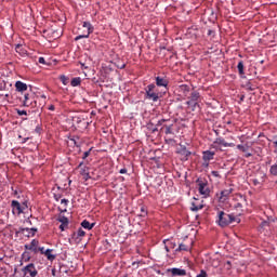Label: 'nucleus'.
Returning <instances> with one entry per match:
<instances>
[{
	"label": "nucleus",
	"mask_w": 277,
	"mask_h": 277,
	"mask_svg": "<svg viewBox=\"0 0 277 277\" xmlns=\"http://www.w3.org/2000/svg\"><path fill=\"white\" fill-rule=\"evenodd\" d=\"M82 27H84L85 29H88V36H90V34L94 32V26H92V24L90 22H83Z\"/></svg>",
	"instance_id": "20"
},
{
	"label": "nucleus",
	"mask_w": 277,
	"mask_h": 277,
	"mask_svg": "<svg viewBox=\"0 0 277 277\" xmlns=\"http://www.w3.org/2000/svg\"><path fill=\"white\" fill-rule=\"evenodd\" d=\"M237 149L241 150V153H248V150L250 149V145L246 144V145H237Z\"/></svg>",
	"instance_id": "28"
},
{
	"label": "nucleus",
	"mask_w": 277,
	"mask_h": 277,
	"mask_svg": "<svg viewBox=\"0 0 277 277\" xmlns=\"http://www.w3.org/2000/svg\"><path fill=\"white\" fill-rule=\"evenodd\" d=\"M61 205H65V207H68V199H62Z\"/></svg>",
	"instance_id": "48"
},
{
	"label": "nucleus",
	"mask_w": 277,
	"mask_h": 277,
	"mask_svg": "<svg viewBox=\"0 0 277 277\" xmlns=\"http://www.w3.org/2000/svg\"><path fill=\"white\" fill-rule=\"evenodd\" d=\"M16 235H23V237H31V232L29 227H19Z\"/></svg>",
	"instance_id": "14"
},
{
	"label": "nucleus",
	"mask_w": 277,
	"mask_h": 277,
	"mask_svg": "<svg viewBox=\"0 0 277 277\" xmlns=\"http://www.w3.org/2000/svg\"><path fill=\"white\" fill-rule=\"evenodd\" d=\"M180 91L183 92V94H189L190 88L187 84H181Z\"/></svg>",
	"instance_id": "27"
},
{
	"label": "nucleus",
	"mask_w": 277,
	"mask_h": 277,
	"mask_svg": "<svg viewBox=\"0 0 277 277\" xmlns=\"http://www.w3.org/2000/svg\"><path fill=\"white\" fill-rule=\"evenodd\" d=\"M39 64H45L44 57H39Z\"/></svg>",
	"instance_id": "55"
},
{
	"label": "nucleus",
	"mask_w": 277,
	"mask_h": 277,
	"mask_svg": "<svg viewBox=\"0 0 277 277\" xmlns=\"http://www.w3.org/2000/svg\"><path fill=\"white\" fill-rule=\"evenodd\" d=\"M17 115H18V116H27V110H21V109H18V110H17Z\"/></svg>",
	"instance_id": "45"
},
{
	"label": "nucleus",
	"mask_w": 277,
	"mask_h": 277,
	"mask_svg": "<svg viewBox=\"0 0 277 277\" xmlns=\"http://www.w3.org/2000/svg\"><path fill=\"white\" fill-rule=\"evenodd\" d=\"M11 207L13 209V213H17V215H21V213H23V208L21 206V202L13 200L11 202Z\"/></svg>",
	"instance_id": "12"
},
{
	"label": "nucleus",
	"mask_w": 277,
	"mask_h": 277,
	"mask_svg": "<svg viewBox=\"0 0 277 277\" xmlns=\"http://www.w3.org/2000/svg\"><path fill=\"white\" fill-rule=\"evenodd\" d=\"M166 252H170V248L168 246H164Z\"/></svg>",
	"instance_id": "61"
},
{
	"label": "nucleus",
	"mask_w": 277,
	"mask_h": 277,
	"mask_svg": "<svg viewBox=\"0 0 277 277\" xmlns=\"http://www.w3.org/2000/svg\"><path fill=\"white\" fill-rule=\"evenodd\" d=\"M172 127H173V124L171 123V124H167V126H164V128H166V131H164V133H166V135H172Z\"/></svg>",
	"instance_id": "33"
},
{
	"label": "nucleus",
	"mask_w": 277,
	"mask_h": 277,
	"mask_svg": "<svg viewBox=\"0 0 277 277\" xmlns=\"http://www.w3.org/2000/svg\"><path fill=\"white\" fill-rule=\"evenodd\" d=\"M170 120L168 119H160L158 120V122L156 123L157 129H159V127H161L160 131H163V127H166V122H169Z\"/></svg>",
	"instance_id": "24"
},
{
	"label": "nucleus",
	"mask_w": 277,
	"mask_h": 277,
	"mask_svg": "<svg viewBox=\"0 0 277 277\" xmlns=\"http://www.w3.org/2000/svg\"><path fill=\"white\" fill-rule=\"evenodd\" d=\"M177 155H180L181 161H189V157H192L193 154L189 149H187V146L180 144Z\"/></svg>",
	"instance_id": "6"
},
{
	"label": "nucleus",
	"mask_w": 277,
	"mask_h": 277,
	"mask_svg": "<svg viewBox=\"0 0 277 277\" xmlns=\"http://www.w3.org/2000/svg\"><path fill=\"white\" fill-rule=\"evenodd\" d=\"M198 101H200V92L193 91L190 93V96H188L186 105H189L190 107H196V105H198Z\"/></svg>",
	"instance_id": "7"
},
{
	"label": "nucleus",
	"mask_w": 277,
	"mask_h": 277,
	"mask_svg": "<svg viewBox=\"0 0 277 277\" xmlns=\"http://www.w3.org/2000/svg\"><path fill=\"white\" fill-rule=\"evenodd\" d=\"M245 98H246V95H241V96H240V102H243Z\"/></svg>",
	"instance_id": "59"
},
{
	"label": "nucleus",
	"mask_w": 277,
	"mask_h": 277,
	"mask_svg": "<svg viewBox=\"0 0 277 277\" xmlns=\"http://www.w3.org/2000/svg\"><path fill=\"white\" fill-rule=\"evenodd\" d=\"M67 226H68V225L62 223V224L60 225V230H62V232L66 230V227H67Z\"/></svg>",
	"instance_id": "47"
},
{
	"label": "nucleus",
	"mask_w": 277,
	"mask_h": 277,
	"mask_svg": "<svg viewBox=\"0 0 277 277\" xmlns=\"http://www.w3.org/2000/svg\"><path fill=\"white\" fill-rule=\"evenodd\" d=\"M213 35V30L209 29L208 30V36H212Z\"/></svg>",
	"instance_id": "57"
},
{
	"label": "nucleus",
	"mask_w": 277,
	"mask_h": 277,
	"mask_svg": "<svg viewBox=\"0 0 277 277\" xmlns=\"http://www.w3.org/2000/svg\"><path fill=\"white\" fill-rule=\"evenodd\" d=\"M15 51H16V53H18L22 57H25V55H27V50H25V48H23V44H16V45H15Z\"/></svg>",
	"instance_id": "19"
},
{
	"label": "nucleus",
	"mask_w": 277,
	"mask_h": 277,
	"mask_svg": "<svg viewBox=\"0 0 277 277\" xmlns=\"http://www.w3.org/2000/svg\"><path fill=\"white\" fill-rule=\"evenodd\" d=\"M237 68H238L239 75H246V72L243 71V61L238 62Z\"/></svg>",
	"instance_id": "31"
},
{
	"label": "nucleus",
	"mask_w": 277,
	"mask_h": 277,
	"mask_svg": "<svg viewBox=\"0 0 277 277\" xmlns=\"http://www.w3.org/2000/svg\"><path fill=\"white\" fill-rule=\"evenodd\" d=\"M48 109H49L50 111H55V105H50V106L48 107Z\"/></svg>",
	"instance_id": "52"
},
{
	"label": "nucleus",
	"mask_w": 277,
	"mask_h": 277,
	"mask_svg": "<svg viewBox=\"0 0 277 277\" xmlns=\"http://www.w3.org/2000/svg\"><path fill=\"white\" fill-rule=\"evenodd\" d=\"M16 92H27V83L18 80L15 82Z\"/></svg>",
	"instance_id": "13"
},
{
	"label": "nucleus",
	"mask_w": 277,
	"mask_h": 277,
	"mask_svg": "<svg viewBox=\"0 0 277 277\" xmlns=\"http://www.w3.org/2000/svg\"><path fill=\"white\" fill-rule=\"evenodd\" d=\"M147 129L148 131H151V133L159 132V128H157V124L155 126L153 122L147 123Z\"/></svg>",
	"instance_id": "23"
},
{
	"label": "nucleus",
	"mask_w": 277,
	"mask_h": 277,
	"mask_svg": "<svg viewBox=\"0 0 277 277\" xmlns=\"http://www.w3.org/2000/svg\"><path fill=\"white\" fill-rule=\"evenodd\" d=\"M209 275L207 274V271L201 269L200 274H198L196 277H208Z\"/></svg>",
	"instance_id": "39"
},
{
	"label": "nucleus",
	"mask_w": 277,
	"mask_h": 277,
	"mask_svg": "<svg viewBox=\"0 0 277 277\" xmlns=\"http://www.w3.org/2000/svg\"><path fill=\"white\" fill-rule=\"evenodd\" d=\"M260 226H261V228H266V226H269V222L263 221Z\"/></svg>",
	"instance_id": "44"
},
{
	"label": "nucleus",
	"mask_w": 277,
	"mask_h": 277,
	"mask_svg": "<svg viewBox=\"0 0 277 277\" xmlns=\"http://www.w3.org/2000/svg\"><path fill=\"white\" fill-rule=\"evenodd\" d=\"M83 237H85V232L83 228H79L77 232H74L69 237V243H81L83 240Z\"/></svg>",
	"instance_id": "5"
},
{
	"label": "nucleus",
	"mask_w": 277,
	"mask_h": 277,
	"mask_svg": "<svg viewBox=\"0 0 277 277\" xmlns=\"http://www.w3.org/2000/svg\"><path fill=\"white\" fill-rule=\"evenodd\" d=\"M57 222H61V224H65V226H68V217H66L65 215H60Z\"/></svg>",
	"instance_id": "30"
},
{
	"label": "nucleus",
	"mask_w": 277,
	"mask_h": 277,
	"mask_svg": "<svg viewBox=\"0 0 277 277\" xmlns=\"http://www.w3.org/2000/svg\"><path fill=\"white\" fill-rule=\"evenodd\" d=\"M253 185H261V182H259V180H253Z\"/></svg>",
	"instance_id": "56"
},
{
	"label": "nucleus",
	"mask_w": 277,
	"mask_h": 277,
	"mask_svg": "<svg viewBox=\"0 0 277 277\" xmlns=\"http://www.w3.org/2000/svg\"><path fill=\"white\" fill-rule=\"evenodd\" d=\"M38 252H41V254H44V252H45V251H44V247H39V248H38Z\"/></svg>",
	"instance_id": "50"
},
{
	"label": "nucleus",
	"mask_w": 277,
	"mask_h": 277,
	"mask_svg": "<svg viewBox=\"0 0 277 277\" xmlns=\"http://www.w3.org/2000/svg\"><path fill=\"white\" fill-rule=\"evenodd\" d=\"M117 68H119L120 70H123V68H127V65L126 64L118 65Z\"/></svg>",
	"instance_id": "51"
},
{
	"label": "nucleus",
	"mask_w": 277,
	"mask_h": 277,
	"mask_svg": "<svg viewBox=\"0 0 277 277\" xmlns=\"http://www.w3.org/2000/svg\"><path fill=\"white\" fill-rule=\"evenodd\" d=\"M21 206H22V212L23 213H25V211H27V209H29L27 200H25Z\"/></svg>",
	"instance_id": "35"
},
{
	"label": "nucleus",
	"mask_w": 277,
	"mask_h": 277,
	"mask_svg": "<svg viewBox=\"0 0 277 277\" xmlns=\"http://www.w3.org/2000/svg\"><path fill=\"white\" fill-rule=\"evenodd\" d=\"M24 98H25L24 105H27V100L29 98V94H25Z\"/></svg>",
	"instance_id": "54"
},
{
	"label": "nucleus",
	"mask_w": 277,
	"mask_h": 277,
	"mask_svg": "<svg viewBox=\"0 0 277 277\" xmlns=\"http://www.w3.org/2000/svg\"><path fill=\"white\" fill-rule=\"evenodd\" d=\"M61 198H62V194L54 193V200H56V202H60Z\"/></svg>",
	"instance_id": "43"
},
{
	"label": "nucleus",
	"mask_w": 277,
	"mask_h": 277,
	"mask_svg": "<svg viewBox=\"0 0 277 277\" xmlns=\"http://www.w3.org/2000/svg\"><path fill=\"white\" fill-rule=\"evenodd\" d=\"M233 194V188L225 189L221 192V196L219 197L220 202H225L228 200V196Z\"/></svg>",
	"instance_id": "11"
},
{
	"label": "nucleus",
	"mask_w": 277,
	"mask_h": 277,
	"mask_svg": "<svg viewBox=\"0 0 277 277\" xmlns=\"http://www.w3.org/2000/svg\"><path fill=\"white\" fill-rule=\"evenodd\" d=\"M196 183L198 185V192L200 196H203V198H209L211 196V188H209V181L205 177H198L196 180Z\"/></svg>",
	"instance_id": "1"
},
{
	"label": "nucleus",
	"mask_w": 277,
	"mask_h": 277,
	"mask_svg": "<svg viewBox=\"0 0 277 277\" xmlns=\"http://www.w3.org/2000/svg\"><path fill=\"white\" fill-rule=\"evenodd\" d=\"M245 157H252V154H250V153H247L246 155H245Z\"/></svg>",
	"instance_id": "60"
},
{
	"label": "nucleus",
	"mask_w": 277,
	"mask_h": 277,
	"mask_svg": "<svg viewBox=\"0 0 277 277\" xmlns=\"http://www.w3.org/2000/svg\"><path fill=\"white\" fill-rule=\"evenodd\" d=\"M80 174H81V176H83V179H84L85 181H90V179H91V176H90V168H88V167H82V168L80 169Z\"/></svg>",
	"instance_id": "17"
},
{
	"label": "nucleus",
	"mask_w": 277,
	"mask_h": 277,
	"mask_svg": "<svg viewBox=\"0 0 277 277\" xmlns=\"http://www.w3.org/2000/svg\"><path fill=\"white\" fill-rule=\"evenodd\" d=\"M119 174H127V168L120 169Z\"/></svg>",
	"instance_id": "49"
},
{
	"label": "nucleus",
	"mask_w": 277,
	"mask_h": 277,
	"mask_svg": "<svg viewBox=\"0 0 277 277\" xmlns=\"http://www.w3.org/2000/svg\"><path fill=\"white\" fill-rule=\"evenodd\" d=\"M29 232L31 233V237H35L36 233H38V228L31 227V228H29Z\"/></svg>",
	"instance_id": "42"
},
{
	"label": "nucleus",
	"mask_w": 277,
	"mask_h": 277,
	"mask_svg": "<svg viewBox=\"0 0 277 277\" xmlns=\"http://www.w3.org/2000/svg\"><path fill=\"white\" fill-rule=\"evenodd\" d=\"M172 276H187V271L183 268H171Z\"/></svg>",
	"instance_id": "15"
},
{
	"label": "nucleus",
	"mask_w": 277,
	"mask_h": 277,
	"mask_svg": "<svg viewBox=\"0 0 277 277\" xmlns=\"http://www.w3.org/2000/svg\"><path fill=\"white\" fill-rule=\"evenodd\" d=\"M22 259L25 263H29L31 261V255H29V252L25 251L22 253Z\"/></svg>",
	"instance_id": "29"
},
{
	"label": "nucleus",
	"mask_w": 277,
	"mask_h": 277,
	"mask_svg": "<svg viewBox=\"0 0 277 277\" xmlns=\"http://www.w3.org/2000/svg\"><path fill=\"white\" fill-rule=\"evenodd\" d=\"M52 274L55 276V269H52Z\"/></svg>",
	"instance_id": "63"
},
{
	"label": "nucleus",
	"mask_w": 277,
	"mask_h": 277,
	"mask_svg": "<svg viewBox=\"0 0 277 277\" xmlns=\"http://www.w3.org/2000/svg\"><path fill=\"white\" fill-rule=\"evenodd\" d=\"M159 94H163L157 90V85L155 83H150L145 88V97L148 101H153V103H157L159 101Z\"/></svg>",
	"instance_id": "2"
},
{
	"label": "nucleus",
	"mask_w": 277,
	"mask_h": 277,
	"mask_svg": "<svg viewBox=\"0 0 277 277\" xmlns=\"http://www.w3.org/2000/svg\"><path fill=\"white\" fill-rule=\"evenodd\" d=\"M213 144H216L217 146H224V148H235V143H228L223 137L215 138Z\"/></svg>",
	"instance_id": "9"
},
{
	"label": "nucleus",
	"mask_w": 277,
	"mask_h": 277,
	"mask_svg": "<svg viewBox=\"0 0 277 277\" xmlns=\"http://www.w3.org/2000/svg\"><path fill=\"white\" fill-rule=\"evenodd\" d=\"M269 174H272V176H277V163L271 166Z\"/></svg>",
	"instance_id": "32"
},
{
	"label": "nucleus",
	"mask_w": 277,
	"mask_h": 277,
	"mask_svg": "<svg viewBox=\"0 0 277 277\" xmlns=\"http://www.w3.org/2000/svg\"><path fill=\"white\" fill-rule=\"evenodd\" d=\"M203 208H205L203 205H196V202H192L190 211L196 212V211H200Z\"/></svg>",
	"instance_id": "25"
},
{
	"label": "nucleus",
	"mask_w": 277,
	"mask_h": 277,
	"mask_svg": "<svg viewBox=\"0 0 277 277\" xmlns=\"http://www.w3.org/2000/svg\"><path fill=\"white\" fill-rule=\"evenodd\" d=\"M70 85L72 88H77L78 85H81V77L72 78L70 81Z\"/></svg>",
	"instance_id": "22"
},
{
	"label": "nucleus",
	"mask_w": 277,
	"mask_h": 277,
	"mask_svg": "<svg viewBox=\"0 0 277 277\" xmlns=\"http://www.w3.org/2000/svg\"><path fill=\"white\" fill-rule=\"evenodd\" d=\"M217 217L219 220L216 222L221 228H225V226H228L235 222V214H228L224 211H219Z\"/></svg>",
	"instance_id": "3"
},
{
	"label": "nucleus",
	"mask_w": 277,
	"mask_h": 277,
	"mask_svg": "<svg viewBox=\"0 0 277 277\" xmlns=\"http://www.w3.org/2000/svg\"><path fill=\"white\" fill-rule=\"evenodd\" d=\"M187 250H189V247L187 245L180 243L179 248L175 249V252H187Z\"/></svg>",
	"instance_id": "26"
},
{
	"label": "nucleus",
	"mask_w": 277,
	"mask_h": 277,
	"mask_svg": "<svg viewBox=\"0 0 277 277\" xmlns=\"http://www.w3.org/2000/svg\"><path fill=\"white\" fill-rule=\"evenodd\" d=\"M40 242L37 239H32L29 245H25V250H31L35 254H38V245Z\"/></svg>",
	"instance_id": "10"
},
{
	"label": "nucleus",
	"mask_w": 277,
	"mask_h": 277,
	"mask_svg": "<svg viewBox=\"0 0 277 277\" xmlns=\"http://www.w3.org/2000/svg\"><path fill=\"white\" fill-rule=\"evenodd\" d=\"M273 140H274V146H275L274 153L275 155H277V135L273 136Z\"/></svg>",
	"instance_id": "41"
},
{
	"label": "nucleus",
	"mask_w": 277,
	"mask_h": 277,
	"mask_svg": "<svg viewBox=\"0 0 277 277\" xmlns=\"http://www.w3.org/2000/svg\"><path fill=\"white\" fill-rule=\"evenodd\" d=\"M71 142H74L75 146H79L77 145V141H75V138H71Z\"/></svg>",
	"instance_id": "62"
},
{
	"label": "nucleus",
	"mask_w": 277,
	"mask_h": 277,
	"mask_svg": "<svg viewBox=\"0 0 277 277\" xmlns=\"http://www.w3.org/2000/svg\"><path fill=\"white\" fill-rule=\"evenodd\" d=\"M141 217H146V215H148V212L146 211V208L145 207H141Z\"/></svg>",
	"instance_id": "37"
},
{
	"label": "nucleus",
	"mask_w": 277,
	"mask_h": 277,
	"mask_svg": "<svg viewBox=\"0 0 277 277\" xmlns=\"http://www.w3.org/2000/svg\"><path fill=\"white\" fill-rule=\"evenodd\" d=\"M78 168H83V161H81L79 164H78Z\"/></svg>",
	"instance_id": "58"
},
{
	"label": "nucleus",
	"mask_w": 277,
	"mask_h": 277,
	"mask_svg": "<svg viewBox=\"0 0 277 277\" xmlns=\"http://www.w3.org/2000/svg\"><path fill=\"white\" fill-rule=\"evenodd\" d=\"M156 85L158 88H164L163 91H161L162 94H166L168 92V80L166 78L156 77Z\"/></svg>",
	"instance_id": "8"
},
{
	"label": "nucleus",
	"mask_w": 277,
	"mask_h": 277,
	"mask_svg": "<svg viewBox=\"0 0 277 277\" xmlns=\"http://www.w3.org/2000/svg\"><path fill=\"white\" fill-rule=\"evenodd\" d=\"M51 252H53V249H47L43 254L47 256L48 261H55V254Z\"/></svg>",
	"instance_id": "21"
},
{
	"label": "nucleus",
	"mask_w": 277,
	"mask_h": 277,
	"mask_svg": "<svg viewBox=\"0 0 277 277\" xmlns=\"http://www.w3.org/2000/svg\"><path fill=\"white\" fill-rule=\"evenodd\" d=\"M5 88H6L5 81L0 80V92H3V90H5Z\"/></svg>",
	"instance_id": "40"
},
{
	"label": "nucleus",
	"mask_w": 277,
	"mask_h": 277,
	"mask_svg": "<svg viewBox=\"0 0 277 277\" xmlns=\"http://www.w3.org/2000/svg\"><path fill=\"white\" fill-rule=\"evenodd\" d=\"M77 122L78 124H81L83 129H88V127H90V122L85 121V119H83L82 121L78 120Z\"/></svg>",
	"instance_id": "34"
},
{
	"label": "nucleus",
	"mask_w": 277,
	"mask_h": 277,
	"mask_svg": "<svg viewBox=\"0 0 277 277\" xmlns=\"http://www.w3.org/2000/svg\"><path fill=\"white\" fill-rule=\"evenodd\" d=\"M90 153H92V148L83 153L82 159H88V157H90Z\"/></svg>",
	"instance_id": "38"
},
{
	"label": "nucleus",
	"mask_w": 277,
	"mask_h": 277,
	"mask_svg": "<svg viewBox=\"0 0 277 277\" xmlns=\"http://www.w3.org/2000/svg\"><path fill=\"white\" fill-rule=\"evenodd\" d=\"M215 157V151L206 150L203 151L202 159L203 161H211Z\"/></svg>",
	"instance_id": "16"
},
{
	"label": "nucleus",
	"mask_w": 277,
	"mask_h": 277,
	"mask_svg": "<svg viewBox=\"0 0 277 277\" xmlns=\"http://www.w3.org/2000/svg\"><path fill=\"white\" fill-rule=\"evenodd\" d=\"M236 207H241V203H237Z\"/></svg>",
	"instance_id": "64"
},
{
	"label": "nucleus",
	"mask_w": 277,
	"mask_h": 277,
	"mask_svg": "<svg viewBox=\"0 0 277 277\" xmlns=\"http://www.w3.org/2000/svg\"><path fill=\"white\" fill-rule=\"evenodd\" d=\"M28 141H29V137H24L22 138V144H27Z\"/></svg>",
	"instance_id": "53"
},
{
	"label": "nucleus",
	"mask_w": 277,
	"mask_h": 277,
	"mask_svg": "<svg viewBox=\"0 0 277 277\" xmlns=\"http://www.w3.org/2000/svg\"><path fill=\"white\" fill-rule=\"evenodd\" d=\"M82 38H90V35H88V32L85 35H79L75 38V42H79Z\"/></svg>",
	"instance_id": "36"
},
{
	"label": "nucleus",
	"mask_w": 277,
	"mask_h": 277,
	"mask_svg": "<svg viewBox=\"0 0 277 277\" xmlns=\"http://www.w3.org/2000/svg\"><path fill=\"white\" fill-rule=\"evenodd\" d=\"M94 226H96V223H90V221H88V220H83L81 222V227L85 228L87 230H92V228H94Z\"/></svg>",
	"instance_id": "18"
},
{
	"label": "nucleus",
	"mask_w": 277,
	"mask_h": 277,
	"mask_svg": "<svg viewBox=\"0 0 277 277\" xmlns=\"http://www.w3.org/2000/svg\"><path fill=\"white\" fill-rule=\"evenodd\" d=\"M211 174H212V176H215L216 179H220V172L212 171Z\"/></svg>",
	"instance_id": "46"
},
{
	"label": "nucleus",
	"mask_w": 277,
	"mask_h": 277,
	"mask_svg": "<svg viewBox=\"0 0 277 277\" xmlns=\"http://www.w3.org/2000/svg\"><path fill=\"white\" fill-rule=\"evenodd\" d=\"M23 277H36L38 276V269L36 268V264L29 263L22 268Z\"/></svg>",
	"instance_id": "4"
}]
</instances>
